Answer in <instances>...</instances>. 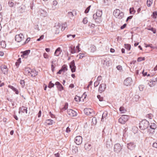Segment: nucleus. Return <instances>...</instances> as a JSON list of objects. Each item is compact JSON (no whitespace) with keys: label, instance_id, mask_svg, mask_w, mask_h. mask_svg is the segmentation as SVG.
Returning a JSON list of instances; mask_svg holds the SVG:
<instances>
[{"label":"nucleus","instance_id":"f257e3e1","mask_svg":"<svg viewBox=\"0 0 157 157\" xmlns=\"http://www.w3.org/2000/svg\"><path fill=\"white\" fill-rule=\"evenodd\" d=\"M149 124L148 121L144 120L140 123L139 127L141 130H144L148 127Z\"/></svg>","mask_w":157,"mask_h":157},{"label":"nucleus","instance_id":"f03ea898","mask_svg":"<svg viewBox=\"0 0 157 157\" xmlns=\"http://www.w3.org/2000/svg\"><path fill=\"white\" fill-rule=\"evenodd\" d=\"M129 117L128 115H122L118 120L119 123L121 124H124L128 120Z\"/></svg>","mask_w":157,"mask_h":157},{"label":"nucleus","instance_id":"7ed1b4c3","mask_svg":"<svg viewBox=\"0 0 157 157\" xmlns=\"http://www.w3.org/2000/svg\"><path fill=\"white\" fill-rule=\"evenodd\" d=\"M103 57L101 58V63L104 65L108 66L109 65V58L106 57V56H103Z\"/></svg>","mask_w":157,"mask_h":157},{"label":"nucleus","instance_id":"20e7f679","mask_svg":"<svg viewBox=\"0 0 157 157\" xmlns=\"http://www.w3.org/2000/svg\"><path fill=\"white\" fill-rule=\"evenodd\" d=\"M24 36L22 33H20L19 35H16L15 37L16 41L17 42H19L22 40H23Z\"/></svg>","mask_w":157,"mask_h":157},{"label":"nucleus","instance_id":"39448f33","mask_svg":"<svg viewBox=\"0 0 157 157\" xmlns=\"http://www.w3.org/2000/svg\"><path fill=\"white\" fill-rule=\"evenodd\" d=\"M122 149L121 146L119 144H115L114 146V151L118 153L120 152Z\"/></svg>","mask_w":157,"mask_h":157},{"label":"nucleus","instance_id":"423d86ee","mask_svg":"<svg viewBox=\"0 0 157 157\" xmlns=\"http://www.w3.org/2000/svg\"><path fill=\"white\" fill-rule=\"evenodd\" d=\"M75 142L77 145H80L82 142V136H79L76 137L75 139Z\"/></svg>","mask_w":157,"mask_h":157},{"label":"nucleus","instance_id":"0eeeda50","mask_svg":"<svg viewBox=\"0 0 157 157\" xmlns=\"http://www.w3.org/2000/svg\"><path fill=\"white\" fill-rule=\"evenodd\" d=\"M132 81L131 78L128 77L126 78L124 81V84L125 85L128 86L132 84Z\"/></svg>","mask_w":157,"mask_h":157},{"label":"nucleus","instance_id":"6e6552de","mask_svg":"<svg viewBox=\"0 0 157 157\" xmlns=\"http://www.w3.org/2000/svg\"><path fill=\"white\" fill-rule=\"evenodd\" d=\"M70 68L72 72L73 73L75 71L76 67L75 66V63L74 60L72 61L70 64Z\"/></svg>","mask_w":157,"mask_h":157},{"label":"nucleus","instance_id":"1a4fd4ad","mask_svg":"<svg viewBox=\"0 0 157 157\" xmlns=\"http://www.w3.org/2000/svg\"><path fill=\"white\" fill-rule=\"evenodd\" d=\"M84 113L87 115H90L93 112V110L91 109L86 108L84 110Z\"/></svg>","mask_w":157,"mask_h":157},{"label":"nucleus","instance_id":"9d476101","mask_svg":"<svg viewBox=\"0 0 157 157\" xmlns=\"http://www.w3.org/2000/svg\"><path fill=\"white\" fill-rule=\"evenodd\" d=\"M0 69L2 73L6 75L7 73L8 69L6 65H2L0 66Z\"/></svg>","mask_w":157,"mask_h":157},{"label":"nucleus","instance_id":"9b49d317","mask_svg":"<svg viewBox=\"0 0 157 157\" xmlns=\"http://www.w3.org/2000/svg\"><path fill=\"white\" fill-rule=\"evenodd\" d=\"M67 112L68 114L71 116H75L77 115V113L75 111L71 109L68 110Z\"/></svg>","mask_w":157,"mask_h":157},{"label":"nucleus","instance_id":"f8f14e48","mask_svg":"<svg viewBox=\"0 0 157 157\" xmlns=\"http://www.w3.org/2000/svg\"><path fill=\"white\" fill-rule=\"evenodd\" d=\"M106 88V85L105 84H101L100 85L98 89L99 91L102 92L104 91Z\"/></svg>","mask_w":157,"mask_h":157},{"label":"nucleus","instance_id":"ddd939ff","mask_svg":"<svg viewBox=\"0 0 157 157\" xmlns=\"http://www.w3.org/2000/svg\"><path fill=\"white\" fill-rule=\"evenodd\" d=\"M135 144L133 143H130L127 144V147L131 150L134 149L135 147Z\"/></svg>","mask_w":157,"mask_h":157},{"label":"nucleus","instance_id":"4468645a","mask_svg":"<svg viewBox=\"0 0 157 157\" xmlns=\"http://www.w3.org/2000/svg\"><path fill=\"white\" fill-rule=\"evenodd\" d=\"M27 108L22 106L19 108V113H20V112H21L22 113L25 112L26 113H27Z\"/></svg>","mask_w":157,"mask_h":157},{"label":"nucleus","instance_id":"2eb2a0df","mask_svg":"<svg viewBox=\"0 0 157 157\" xmlns=\"http://www.w3.org/2000/svg\"><path fill=\"white\" fill-rule=\"evenodd\" d=\"M62 52V51L61 50L60 48L59 47L55 51L54 53L55 56H59L60 54Z\"/></svg>","mask_w":157,"mask_h":157},{"label":"nucleus","instance_id":"dca6fc26","mask_svg":"<svg viewBox=\"0 0 157 157\" xmlns=\"http://www.w3.org/2000/svg\"><path fill=\"white\" fill-rule=\"evenodd\" d=\"M30 73V75H29V76H31L32 77H35L37 75V72L34 69H31Z\"/></svg>","mask_w":157,"mask_h":157},{"label":"nucleus","instance_id":"f3484780","mask_svg":"<svg viewBox=\"0 0 157 157\" xmlns=\"http://www.w3.org/2000/svg\"><path fill=\"white\" fill-rule=\"evenodd\" d=\"M30 50H26L24 52H21V53L22 54L21 56V57H22V56H23L24 57L25 56L28 55L30 53Z\"/></svg>","mask_w":157,"mask_h":157},{"label":"nucleus","instance_id":"a211bd4d","mask_svg":"<svg viewBox=\"0 0 157 157\" xmlns=\"http://www.w3.org/2000/svg\"><path fill=\"white\" fill-rule=\"evenodd\" d=\"M31 71V69L29 68H26L25 70V74L29 76L30 75V71Z\"/></svg>","mask_w":157,"mask_h":157},{"label":"nucleus","instance_id":"6ab92c4d","mask_svg":"<svg viewBox=\"0 0 157 157\" xmlns=\"http://www.w3.org/2000/svg\"><path fill=\"white\" fill-rule=\"evenodd\" d=\"M92 147L91 145L88 143H86L84 145V148L85 149L88 151L90 150Z\"/></svg>","mask_w":157,"mask_h":157},{"label":"nucleus","instance_id":"aec40b11","mask_svg":"<svg viewBox=\"0 0 157 157\" xmlns=\"http://www.w3.org/2000/svg\"><path fill=\"white\" fill-rule=\"evenodd\" d=\"M120 10L118 9H116L113 12V14L117 18L118 16L119 13L120 12Z\"/></svg>","mask_w":157,"mask_h":157},{"label":"nucleus","instance_id":"412c9836","mask_svg":"<svg viewBox=\"0 0 157 157\" xmlns=\"http://www.w3.org/2000/svg\"><path fill=\"white\" fill-rule=\"evenodd\" d=\"M69 51L72 54H74L76 52V51L75 49V46H71L69 47Z\"/></svg>","mask_w":157,"mask_h":157},{"label":"nucleus","instance_id":"4be33fe9","mask_svg":"<svg viewBox=\"0 0 157 157\" xmlns=\"http://www.w3.org/2000/svg\"><path fill=\"white\" fill-rule=\"evenodd\" d=\"M8 87L12 89L14 92H15V93L16 94H18L19 92L18 90H17V89L15 88L14 87H13V86L9 85L8 86Z\"/></svg>","mask_w":157,"mask_h":157},{"label":"nucleus","instance_id":"5701e85b","mask_svg":"<svg viewBox=\"0 0 157 157\" xmlns=\"http://www.w3.org/2000/svg\"><path fill=\"white\" fill-rule=\"evenodd\" d=\"M97 15V16L98 17V19H101V17L102 15V12L101 11L98 10L97 11L96 13L95 14Z\"/></svg>","mask_w":157,"mask_h":157},{"label":"nucleus","instance_id":"b1692460","mask_svg":"<svg viewBox=\"0 0 157 157\" xmlns=\"http://www.w3.org/2000/svg\"><path fill=\"white\" fill-rule=\"evenodd\" d=\"M93 18L95 20V21L100 23V22L101 21V19H98V17L97 16V15H96L95 14H94L93 15Z\"/></svg>","mask_w":157,"mask_h":157},{"label":"nucleus","instance_id":"393cba45","mask_svg":"<svg viewBox=\"0 0 157 157\" xmlns=\"http://www.w3.org/2000/svg\"><path fill=\"white\" fill-rule=\"evenodd\" d=\"M54 121L51 119H48L46 120L45 123L48 125H52L53 124Z\"/></svg>","mask_w":157,"mask_h":157},{"label":"nucleus","instance_id":"a878e982","mask_svg":"<svg viewBox=\"0 0 157 157\" xmlns=\"http://www.w3.org/2000/svg\"><path fill=\"white\" fill-rule=\"evenodd\" d=\"M107 112H106V111L104 112L102 114L101 121H104V119L105 118L106 119V117H107Z\"/></svg>","mask_w":157,"mask_h":157},{"label":"nucleus","instance_id":"bb28decb","mask_svg":"<svg viewBox=\"0 0 157 157\" xmlns=\"http://www.w3.org/2000/svg\"><path fill=\"white\" fill-rule=\"evenodd\" d=\"M155 82V80L149 81L148 82L147 84L150 87H151L154 86Z\"/></svg>","mask_w":157,"mask_h":157},{"label":"nucleus","instance_id":"cd10ccee","mask_svg":"<svg viewBox=\"0 0 157 157\" xmlns=\"http://www.w3.org/2000/svg\"><path fill=\"white\" fill-rule=\"evenodd\" d=\"M60 27V25L59 24H58L57 25H56L55 26V28L56 29H57V30H56V33L58 34L59 33V29Z\"/></svg>","mask_w":157,"mask_h":157},{"label":"nucleus","instance_id":"c85d7f7f","mask_svg":"<svg viewBox=\"0 0 157 157\" xmlns=\"http://www.w3.org/2000/svg\"><path fill=\"white\" fill-rule=\"evenodd\" d=\"M124 16V13L123 12H121L120 11V12L119 13V15H118V16L117 17V18H118V19H121Z\"/></svg>","mask_w":157,"mask_h":157},{"label":"nucleus","instance_id":"c756f323","mask_svg":"<svg viewBox=\"0 0 157 157\" xmlns=\"http://www.w3.org/2000/svg\"><path fill=\"white\" fill-rule=\"evenodd\" d=\"M63 72H65L67 70V66L65 64H64L61 67V69Z\"/></svg>","mask_w":157,"mask_h":157},{"label":"nucleus","instance_id":"7c9ffc66","mask_svg":"<svg viewBox=\"0 0 157 157\" xmlns=\"http://www.w3.org/2000/svg\"><path fill=\"white\" fill-rule=\"evenodd\" d=\"M90 48L91 49V52H94L96 50V46L94 45H91Z\"/></svg>","mask_w":157,"mask_h":157},{"label":"nucleus","instance_id":"2f4dec72","mask_svg":"<svg viewBox=\"0 0 157 157\" xmlns=\"http://www.w3.org/2000/svg\"><path fill=\"white\" fill-rule=\"evenodd\" d=\"M147 29L148 30L151 31L153 32V33H156L155 29L153 27H149L147 28Z\"/></svg>","mask_w":157,"mask_h":157},{"label":"nucleus","instance_id":"473e14b6","mask_svg":"<svg viewBox=\"0 0 157 157\" xmlns=\"http://www.w3.org/2000/svg\"><path fill=\"white\" fill-rule=\"evenodd\" d=\"M103 4L104 5L108 6L109 5L108 0H103Z\"/></svg>","mask_w":157,"mask_h":157},{"label":"nucleus","instance_id":"72a5a7b5","mask_svg":"<svg viewBox=\"0 0 157 157\" xmlns=\"http://www.w3.org/2000/svg\"><path fill=\"white\" fill-rule=\"evenodd\" d=\"M150 128L154 130L156 128V125L154 123L151 124V125L150 126Z\"/></svg>","mask_w":157,"mask_h":157},{"label":"nucleus","instance_id":"f704fd0d","mask_svg":"<svg viewBox=\"0 0 157 157\" xmlns=\"http://www.w3.org/2000/svg\"><path fill=\"white\" fill-rule=\"evenodd\" d=\"M125 48L128 50H129L131 49V46L128 44H124Z\"/></svg>","mask_w":157,"mask_h":157},{"label":"nucleus","instance_id":"c9c22d12","mask_svg":"<svg viewBox=\"0 0 157 157\" xmlns=\"http://www.w3.org/2000/svg\"><path fill=\"white\" fill-rule=\"evenodd\" d=\"M75 36V35H71V34H69L67 35V36L68 38L70 40H71L72 39L74 38Z\"/></svg>","mask_w":157,"mask_h":157},{"label":"nucleus","instance_id":"e433bc0d","mask_svg":"<svg viewBox=\"0 0 157 157\" xmlns=\"http://www.w3.org/2000/svg\"><path fill=\"white\" fill-rule=\"evenodd\" d=\"M140 97L138 95H136L133 98V100H134L135 101H138L139 100Z\"/></svg>","mask_w":157,"mask_h":157},{"label":"nucleus","instance_id":"4c0bfd02","mask_svg":"<svg viewBox=\"0 0 157 157\" xmlns=\"http://www.w3.org/2000/svg\"><path fill=\"white\" fill-rule=\"evenodd\" d=\"M120 111L122 113H124L126 111V109L123 107H121L119 109Z\"/></svg>","mask_w":157,"mask_h":157},{"label":"nucleus","instance_id":"58836bf2","mask_svg":"<svg viewBox=\"0 0 157 157\" xmlns=\"http://www.w3.org/2000/svg\"><path fill=\"white\" fill-rule=\"evenodd\" d=\"M57 87L58 89V90L60 91H62L63 89V87L61 84H60L58 86H57Z\"/></svg>","mask_w":157,"mask_h":157},{"label":"nucleus","instance_id":"ea45409f","mask_svg":"<svg viewBox=\"0 0 157 157\" xmlns=\"http://www.w3.org/2000/svg\"><path fill=\"white\" fill-rule=\"evenodd\" d=\"M130 13L131 14H133L136 12V11L134 10V8H131L129 9Z\"/></svg>","mask_w":157,"mask_h":157},{"label":"nucleus","instance_id":"a19ab883","mask_svg":"<svg viewBox=\"0 0 157 157\" xmlns=\"http://www.w3.org/2000/svg\"><path fill=\"white\" fill-rule=\"evenodd\" d=\"M21 62V58H19L17 60V61L16 63L15 64L17 66H18L20 63Z\"/></svg>","mask_w":157,"mask_h":157},{"label":"nucleus","instance_id":"79ce46f5","mask_svg":"<svg viewBox=\"0 0 157 157\" xmlns=\"http://www.w3.org/2000/svg\"><path fill=\"white\" fill-rule=\"evenodd\" d=\"M92 122L94 124H96L97 123V120L95 117H93L92 119Z\"/></svg>","mask_w":157,"mask_h":157},{"label":"nucleus","instance_id":"37998d69","mask_svg":"<svg viewBox=\"0 0 157 157\" xmlns=\"http://www.w3.org/2000/svg\"><path fill=\"white\" fill-rule=\"evenodd\" d=\"M20 84L21 85L22 87H24L25 86V82L24 80H21L20 82Z\"/></svg>","mask_w":157,"mask_h":157},{"label":"nucleus","instance_id":"c03bdc74","mask_svg":"<svg viewBox=\"0 0 157 157\" xmlns=\"http://www.w3.org/2000/svg\"><path fill=\"white\" fill-rule=\"evenodd\" d=\"M81 98L77 96H76L74 98L75 100L76 101H81Z\"/></svg>","mask_w":157,"mask_h":157},{"label":"nucleus","instance_id":"a18cd8bd","mask_svg":"<svg viewBox=\"0 0 157 157\" xmlns=\"http://www.w3.org/2000/svg\"><path fill=\"white\" fill-rule=\"evenodd\" d=\"M68 15L69 17L70 18H72L74 16L73 13L71 12H68Z\"/></svg>","mask_w":157,"mask_h":157},{"label":"nucleus","instance_id":"49530a36","mask_svg":"<svg viewBox=\"0 0 157 157\" xmlns=\"http://www.w3.org/2000/svg\"><path fill=\"white\" fill-rule=\"evenodd\" d=\"M8 4L9 5V6L11 7H13L14 6V5H15V4H14L13 2L10 1L9 2Z\"/></svg>","mask_w":157,"mask_h":157},{"label":"nucleus","instance_id":"de8ad7c7","mask_svg":"<svg viewBox=\"0 0 157 157\" xmlns=\"http://www.w3.org/2000/svg\"><path fill=\"white\" fill-rule=\"evenodd\" d=\"M54 86V84L52 83V82L51 81L49 82V83L48 85V87L49 88H51L52 87H53Z\"/></svg>","mask_w":157,"mask_h":157},{"label":"nucleus","instance_id":"09e8293b","mask_svg":"<svg viewBox=\"0 0 157 157\" xmlns=\"http://www.w3.org/2000/svg\"><path fill=\"white\" fill-rule=\"evenodd\" d=\"M1 45L2 47L3 48H5L6 46V44L5 43V42L4 41H2L1 42Z\"/></svg>","mask_w":157,"mask_h":157},{"label":"nucleus","instance_id":"8fccbe9b","mask_svg":"<svg viewBox=\"0 0 157 157\" xmlns=\"http://www.w3.org/2000/svg\"><path fill=\"white\" fill-rule=\"evenodd\" d=\"M152 3V2L150 0L149 1L148 0H147V6L150 7Z\"/></svg>","mask_w":157,"mask_h":157},{"label":"nucleus","instance_id":"3c124183","mask_svg":"<svg viewBox=\"0 0 157 157\" xmlns=\"http://www.w3.org/2000/svg\"><path fill=\"white\" fill-rule=\"evenodd\" d=\"M157 16V13L156 12H153L152 14V17L154 18H156Z\"/></svg>","mask_w":157,"mask_h":157},{"label":"nucleus","instance_id":"603ef678","mask_svg":"<svg viewBox=\"0 0 157 157\" xmlns=\"http://www.w3.org/2000/svg\"><path fill=\"white\" fill-rule=\"evenodd\" d=\"M91 7V6H89L86 9V10H85V13H88V12H89V10H90V8Z\"/></svg>","mask_w":157,"mask_h":157},{"label":"nucleus","instance_id":"864d4df0","mask_svg":"<svg viewBox=\"0 0 157 157\" xmlns=\"http://www.w3.org/2000/svg\"><path fill=\"white\" fill-rule=\"evenodd\" d=\"M97 98L99 99V101H102L103 100V97H101L100 95H98L97 96Z\"/></svg>","mask_w":157,"mask_h":157},{"label":"nucleus","instance_id":"5fc2aeb1","mask_svg":"<svg viewBox=\"0 0 157 157\" xmlns=\"http://www.w3.org/2000/svg\"><path fill=\"white\" fill-rule=\"evenodd\" d=\"M82 22H83V23L84 24H86L87 23V22H88L87 18H86V17L84 18Z\"/></svg>","mask_w":157,"mask_h":157},{"label":"nucleus","instance_id":"6e6d98bb","mask_svg":"<svg viewBox=\"0 0 157 157\" xmlns=\"http://www.w3.org/2000/svg\"><path fill=\"white\" fill-rule=\"evenodd\" d=\"M100 82L98 81H96L94 83V86L97 87L99 84Z\"/></svg>","mask_w":157,"mask_h":157},{"label":"nucleus","instance_id":"4d7b16f0","mask_svg":"<svg viewBox=\"0 0 157 157\" xmlns=\"http://www.w3.org/2000/svg\"><path fill=\"white\" fill-rule=\"evenodd\" d=\"M146 117L150 119H152V116L151 114L150 113L147 115Z\"/></svg>","mask_w":157,"mask_h":157},{"label":"nucleus","instance_id":"13d9d810","mask_svg":"<svg viewBox=\"0 0 157 157\" xmlns=\"http://www.w3.org/2000/svg\"><path fill=\"white\" fill-rule=\"evenodd\" d=\"M43 55L45 59H48L49 57V56L46 53H44Z\"/></svg>","mask_w":157,"mask_h":157},{"label":"nucleus","instance_id":"bf43d9fd","mask_svg":"<svg viewBox=\"0 0 157 157\" xmlns=\"http://www.w3.org/2000/svg\"><path fill=\"white\" fill-rule=\"evenodd\" d=\"M116 68L119 71H121L122 69V67L121 65H118L117 66Z\"/></svg>","mask_w":157,"mask_h":157},{"label":"nucleus","instance_id":"052dcab7","mask_svg":"<svg viewBox=\"0 0 157 157\" xmlns=\"http://www.w3.org/2000/svg\"><path fill=\"white\" fill-rule=\"evenodd\" d=\"M79 55V59H82L85 56V54L84 53H80Z\"/></svg>","mask_w":157,"mask_h":157},{"label":"nucleus","instance_id":"680f3d73","mask_svg":"<svg viewBox=\"0 0 157 157\" xmlns=\"http://www.w3.org/2000/svg\"><path fill=\"white\" fill-rule=\"evenodd\" d=\"M152 146L154 147L157 148V141L153 143Z\"/></svg>","mask_w":157,"mask_h":157},{"label":"nucleus","instance_id":"e2e57ef3","mask_svg":"<svg viewBox=\"0 0 157 157\" xmlns=\"http://www.w3.org/2000/svg\"><path fill=\"white\" fill-rule=\"evenodd\" d=\"M44 36L43 35H41L39 38H38L37 40V41H39L40 40H41L43 39L44 38Z\"/></svg>","mask_w":157,"mask_h":157},{"label":"nucleus","instance_id":"0e129e2a","mask_svg":"<svg viewBox=\"0 0 157 157\" xmlns=\"http://www.w3.org/2000/svg\"><path fill=\"white\" fill-rule=\"evenodd\" d=\"M68 106V104L67 103H65V105H64V106L63 108L65 110L67 109Z\"/></svg>","mask_w":157,"mask_h":157},{"label":"nucleus","instance_id":"69168bd1","mask_svg":"<svg viewBox=\"0 0 157 157\" xmlns=\"http://www.w3.org/2000/svg\"><path fill=\"white\" fill-rule=\"evenodd\" d=\"M132 17H133L132 16H130L128 17L127 18L126 21V22L128 21L129 20L131 19Z\"/></svg>","mask_w":157,"mask_h":157},{"label":"nucleus","instance_id":"338daca9","mask_svg":"<svg viewBox=\"0 0 157 157\" xmlns=\"http://www.w3.org/2000/svg\"><path fill=\"white\" fill-rule=\"evenodd\" d=\"M67 27V25L66 23H64L63 24H62V28H64V29H65V28Z\"/></svg>","mask_w":157,"mask_h":157},{"label":"nucleus","instance_id":"774afa93","mask_svg":"<svg viewBox=\"0 0 157 157\" xmlns=\"http://www.w3.org/2000/svg\"><path fill=\"white\" fill-rule=\"evenodd\" d=\"M126 24H124L123 25H122V26H121V29H124L126 27Z\"/></svg>","mask_w":157,"mask_h":157}]
</instances>
